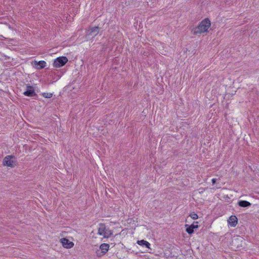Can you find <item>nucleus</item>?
Masks as SVG:
<instances>
[{"instance_id":"39448f33","label":"nucleus","mask_w":259,"mask_h":259,"mask_svg":"<svg viewBox=\"0 0 259 259\" xmlns=\"http://www.w3.org/2000/svg\"><path fill=\"white\" fill-rule=\"evenodd\" d=\"M109 248V245L107 243H103L100 246V249L96 251V255L100 257L107 252Z\"/></svg>"},{"instance_id":"2eb2a0df","label":"nucleus","mask_w":259,"mask_h":259,"mask_svg":"<svg viewBox=\"0 0 259 259\" xmlns=\"http://www.w3.org/2000/svg\"><path fill=\"white\" fill-rule=\"evenodd\" d=\"M42 95L46 98H50L53 96V94L50 93H44Z\"/></svg>"},{"instance_id":"20e7f679","label":"nucleus","mask_w":259,"mask_h":259,"mask_svg":"<svg viewBox=\"0 0 259 259\" xmlns=\"http://www.w3.org/2000/svg\"><path fill=\"white\" fill-rule=\"evenodd\" d=\"M68 61V60L66 57H58L54 61L53 66L55 68H60L64 66Z\"/></svg>"},{"instance_id":"7ed1b4c3","label":"nucleus","mask_w":259,"mask_h":259,"mask_svg":"<svg viewBox=\"0 0 259 259\" xmlns=\"http://www.w3.org/2000/svg\"><path fill=\"white\" fill-rule=\"evenodd\" d=\"M98 233L103 238H108L112 235L113 232L112 230L107 228L104 224H100L98 228Z\"/></svg>"},{"instance_id":"0eeeda50","label":"nucleus","mask_w":259,"mask_h":259,"mask_svg":"<svg viewBox=\"0 0 259 259\" xmlns=\"http://www.w3.org/2000/svg\"><path fill=\"white\" fill-rule=\"evenodd\" d=\"M33 66L37 69H41L46 67V62L44 61H34L32 62Z\"/></svg>"},{"instance_id":"f257e3e1","label":"nucleus","mask_w":259,"mask_h":259,"mask_svg":"<svg viewBox=\"0 0 259 259\" xmlns=\"http://www.w3.org/2000/svg\"><path fill=\"white\" fill-rule=\"evenodd\" d=\"M211 24L210 20L208 18H205L202 20L197 26L193 28L192 33L195 35L207 33Z\"/></svg>"},{"instance_id":"9b49d317","label":"nucleus","mask_w":259,"mask_h":259,"mask_svg":"<svg viewBox=\"0 0 259 259\" xmlns=\"http://www.w3.org/2000/svg\"><path fill=\"white\" fill-rule=\"evenodd\" d=\"M228 223L232 227H235L237 224V219L235 215H231L228 221Z\"/></svg>"},{"instance_id":"f8f14e48","label":"nucleus","mask_w":259,"mask_h":259,"mask_svg":"<svg viewBox=\"0 0 259 259\" xmlns=\"http://www.w3.org/2000/svg\"><path fill=\"white\" fill-rule=\"evenodd\" d=\"M89 34L96 35L99 31V28L98 27H94L90 28L88 30Z\"/></svg>"},{"instance_id":"423d86ee","label":"nucleus","mask_w":259,"mask_h":259,"mask_svg":"<svg viewBox=\"0 0 259 259\" xmlns=\"http://www.w3.org/2000/svg\"><path fill=\"white\" fill-rule=\"evenodd\" d=\"M60 242L63 247L69 249L71 248L74 246V243L66 238H61L60 239Z\"/></svg>"},{"instance_id":"f03ea898","label":"nucleus","mask_w":259,"mask_h":259,"mask_svg":"<svg viewBox=\"0 0 259 259\" xmlns=\"http://www.w3.org/2000/svg\"><path fill=\"white\" fill-rule=\"evenodd\" d=\"M18 164L17 161L15 156L8 155L5 157L3 160V165L10 168H14Z\"/></svg>"},{"instance_id":"4468645a","label":"nucleus","mask_w":259,"mask_h":259,"mask_svg":"<svg viewBox=\"0 0 259 259\" xmlns=\"http://www.w3.org/2000/svg\"><path fill=\"white\" fill-rule=\"evenodd\" d=\"M238 205L240 207H248V206H250L251 203L247 201L242 200V201H240L238 202Z\"/></svg>"},{"instance_id":"f3484780","label":"nucleus","mask_w":259,"mask_h":259,"mask_svg":"<svg viewBox=\"0 0 259 259\" xmlns=\"http://www.w3.org/2000/svg\"><path fill=\"white\" fill-rule=\"evenodd\" d=\"M215 182H216V179H213L212 180V184H215Z\"/></svg>"},{"instance_id":"1a4fd4ad","label":"nucleus","mask_w":259,"mask_h":259,"mask_svg":"<svg viewBox=\"0 0 259 259\" xmlns=\"http://www.w3.org/2000/svg\"><path fill=\"white\" fill-rule=\"evenodd\" d=\"M244 239L242 237L236 238L233 241V244L237 248L242 247L243 245Z\"/></svg>"},{"instance_id":"dca6fc26","label":"nucleus","mask_w":259,"mask_h":259,"mask_svg":"<svg viewBox=\"0 0 259 259\" xmlns=\"http://www.w3.org/2000/svg\"><path fill=\"white\" fill-rule=\"evenodd\" d=\"M189 216L193 220H196L198 218V215L194 212L190 214Z\"/></svg>"},{"instance_id":"9d476101","label":"nucleus","mask_w":259,"mask_h":259,"mask_svg":"<svg viewBox=\"0 0 259 259\" xmlns=\"http://www.w3.org/2000/svg\"><path fill=\"white\" fill-rule=\"evenodd\" d=\"M24 94L26 96L32 97L35 95L34 90L32 87L27 86L26 91L24 93Z\"/></svg>"},{"instance_id":"6e6552de","label":"nucleus","mask_w":259,"mask_h":259,"mask_svg":"<svg viewBox=\"0 0 259 259\" xmlns=\"http://www.w3.org/2000/svg\"><path fill=\"white\" fill-rule=\"evenodd\" d=\"M185 226L187 227L186 229L187 232L189 234H191L194 232V229L198 228V222H194L193 224H192L190 226L186 225Z\"/></svg>"},{"instance_id":"ddd939ff","label":"nucleus","mask_w":259,"mask_h":259,"mask_svg":"<svg viewBox=\"0 0 259 259\" xmlns=\"http://www.w3.org/2000/svg\"><path fill=\"white\" fill-rule=\"evenodd\" d=\"M139 245H145L147 248H150V244L144 240H138L137 242Z\"/></svg>"}]
</instances>
